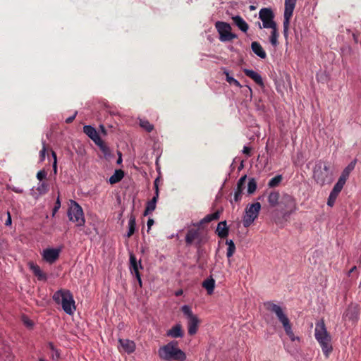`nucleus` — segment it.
I'll use <instances>...</instances> for the list:
<instances>
[{"mask_svg":"<svg viewBox=\"0 0 361 361\" xmlns=\"http://www.w3.org/2000/svg\"><path fill=\"white\" fill-rule=\"evenodd\" d=\"M12 224L11 216L9 212H7V219L5 221L6 226H11Z\"/></svg>","mask_w":361,"mask_h":361,"instance_id":"55","label":"nucleus"},{"mask_svg":"<svg viewBox=\"0 0 361 361\" xmlns=\"http://www.w3.org/2000/svg\"><path fill=\"white\" fill-rule=\"evenodd\" d=\"M158 181L159 178H156L154 180V188L156 190L155 196L147 203V206L144 212V215L147 216L152 212H153L156 208V203L159 197V188H158Z\"/></svg>","mask_w":361,"mask_h":361,"instance_id":"16","label":"nucleus"},{"mask_svg":"<svg viewBox=\"0 0 361 361\" xmlns=\"http://www.w3.org/2000/svg\"><path fill=\"white\" fill-rule=\"evenodd\" d=\"M49 346H50V348L53 350V351H55L56 350L54 346V345L52 343H49Z\"/></svg>","mask_w":361,"mask_h":361,"instance_id":"64","label":"nucleus"},{"mask_svg":"<svg viewBox=\"0 0 361 361\" xmlns=\"http://www.w3.org/2000/svg\"><path fill=\"white\" fill-rule=\"evenodd\" d=\"M195 243L196 247H200L202 243V238L199 228H189L185 236V243L187 245H191Z\"/></svg>","mask_w":361,"mask_h":361,"instance_id":"12","label":"nucleus"},{"mask_svg":"<svg viewBox=\"0 0 361 361\" xmlns=\"http://www.w3.org/2000/svg\"><path fill=\"white\" fill-rule=\"evenodd\" d=\"M47 173L44 170H41L37 172V178L42 181V180L45 179L47 178Z\"/></svg>","mask_w":361,"mask_h":361,"instance_id":"49","label":"nucleus"},{"mask_svg":"<svg viewBox=\"0 0 361 361\" xmlns=\"http://www.w3.org/2000/svg\"><path fill=\"white\" fill-rule=\"evenodd\" d=\"M293 13H292L284 12V14H283L284 20H283V30L289 29L290 20L293 16Z\"/></svg>","mask_w":361,"mask_h":361,"instance_id":"40","label":"nucleus"},{"mask_svg":"<svg viewBox=\"0 0 361 361\" xmlns=\"http://www.w3.org/2000/svg\"><path fill=\"white\" fill-rule=\"evenodd\" d=\"M247 176H242L237 183V188L234 193V200L238 202L241 200L243 191L245 189Z\"/></svg>","mask_w":361,"mask_h":361,"instance_id":"18","label":"nucleus"},{"mask_svg":"<svg viewBox=\"0 0 361 361\" xmlns=\"http://www.w3.org/2000/svg\"><path fill=\"white\" fill-rule=\"evenodd\" d=\"M124 173L122 170H116L114 173L109 178V183L111 184H115L118 183L123 177Z\"/></svg>","mask_w":361,"mask_h":361,"instance_id":"30","label":"nucleus"},{"mask_svg":"<svg viewBox=\"0 0 361 361\" xmlns=\"http://www.w3.org/2000/svg\"><path fill=\"white\" fill-rule=\"evenodd\" d=\"M265 308L276 314L279 320L282 323L283 326L290 322L288 317L283 313L281 307L278 305L274 304L271 301H268L264 303Z\"/></svg>","mask_w":361,"mask_h":361,"instance_id":"10","label":"nucleus"},{"mask_svg":"<svg viewBox=\"0 0 361 361\" xmlns=\"http://www.w3.org/2000/svg\"><path fill=\"white\" fill-rule=\"evenodd\" d=\"M53 300L57 304H61L63 311L68 314H73L75 310L73 295L68 290L61 289L54 293Z\"/></svg>","mask_w":361,"mask_h":361,"instance_id":"2","label":"nucleus"},{"mask_svg":"<svg viewBox=\"0 0 361 361\" xmlns=\"http://www.w3.org/2000/svg\"><path fill=\"white\" fill-rule=\"evenodd\" d=\"M76 114H77V112H75V113L74 114V115H73V116H70V117L67 118L66 119V123H72V122L74 121V119H75V116H76Z\"/></svg>","mask_w":361,"mask_h":361,"instance_id":"58","label":"nucleus"},{"mask_svg":"<svg viewBox=\"0 0 361 361\" xmlns=\"http://www.w3.org/2000/svg\"><path fill=\"white\" fill-rule=\"evenodd\" d=\"M138 264L140 265V261H139V262L137 261V282L141 286H142V281H141V279H140V274H139V272L137 271V269H138Z\"/></svg>","mask_w":361,"mask_h":361,"instance_id":"56","label":"nucleus"},{"mask_svg":"<svg viewBox=\"0 0 361 361\" xmlns=\"http://www.w3.org/2000/svg\"><path fill=\"white\" fill-rule=\"evenodd\" d=\"M260 209L261 204L259 202L253 203L249 207L246 208L245 214L243 221L245 227H249L252 224L255 219L258 216Z\"/></svg>","mask_w":361,"mask_h":361,"instance_id":"8","label":"nucleus"},{"mask_svg":"<svg viewBox=\"0 0 361 361\" xmlns=\"http://www.w3.org/2000/svg\"><path fill=\"white\" fill-rule=\"evenodd\" d=\"M360 309L357 305L351 304L343 314L345 319L355 322L360 317Z\"/></svg>","mask_w":361,"mask_h":361,"instance_id":"13","label":"nucleus"},{"mask_svg":"<svg viewBox=\"0 0 361 361\" xmlns=\"http://www.w3.org/2000/svg\"><path fill=\"white\" fill-rule=\"evenodd\" d=\"M316 340L320 345L324 355L326 358H328L333 350V347L331 344V336H329L324 338H319Z\"/></svg>","mask_w":361,"mask_h":361,"instance_id":"14","label":"nucleus"},{"mask_svg":"<svg viewBox=\"0 0 361 361\" xmlns=\"http://www.w3.org/2000/svg\"><path fill=\"white\" fill-rule=\"evenodd\" d=\"M232 20L235 25L244 32H246L249 28L247 23L240 16H235L232 17Z\"/></svg>","mask_w":361,"mask_h":361,"instance_id":"26","label":"nucleus"},{"mask_svg":"<svg viewBox=\"0 0 361 361\" xmlns=\"http://www.w3.org/2000/svg\"><path fill=\"white\" fill-rule=\"evenodd\" d=\"M37 190L41 195L46 194L49 191V184L46 182L39 183Z\"/></svg>","mask_w":361,"mask_h":361,"instance_id":"41","label":"nucleus"},{"mask_svg":"<svg viewBox=\"0 0 361 361\" xmlns=\"http://www.w3.org/2000/svg\"><path fill=\"white\" fill-rule=\"evenodd\" d=\"M99 148L100 149L104 152H106L108 151V147L104 144V141L100 138V142H94Z\"/></svg>","mask_w":361,"mask_h":361,"instance_id":"48","label":"nucleus"},{"mask_svg":"<svg viewBox=\"0 0 361 361\" xmlns=\"http://www.w3.org/2000/svg\"><path fill=\"white\" fill-rule=\"evenodd\" d=\"M243 154H246L247 157H250L251 156V148L249 147L245 146L243 147Z\"/></svg>","mask_w":361,"mask_h":361,"instance_id":"54","label":"nucleus"},{"mask_svg":"<svg viewBox=\"0 0 361 361\" xmlns=\"http://www.w3.org/2000/svg\"><path fill=\"white\" fill-rule=\"evenodd\" d=\"M215 28L219 34V39L221 42H229L238 37L237 35L231 32L232 28L230 24L226 22H216Z\"/></svg>","mask_w":361,"mask_h":361,"instance_id":"7","label":"nucleus"},{"mask_svg":"<svg viewBox=\"0 0 361 361\" xmlns=\"http://www.w3.org/2000/svg\"><path fill=\"white\" fill-rule=\"evenodd\" d=\"M183 290H178L175 293V295H176V296H180L181 295H183Z\"/></svg>","mask_w":361,"mask_h":361,"instance_id":"61","label":"nucleus"},{"mask_svg":"<svg viewBox=\"0 0 361 361\" xmlns=\"http://www.w3.org/2000/svg\"><path fill=\"white\" fill-rule=\"evenodd\" d=\"M154 224V220L152 219H149L148 221H147V226L149 228H150V227L153 225Z\"/></svg>","mask_w":361,"mask_h":361,"instance_id":"59","label":"nucleus"},{"mask_svg":"<svg viewBox=\"0 0 361 361\" xmlns=\"http://www.w3.org/2000/svg\"><path fill=\"white\" fill-rule=\"evenodd\" d=\"M8 189L11 190L12 191H13L16 193L22 194L23 192V189H21L20 188L15 187L13 185H8Z\"/></svg>","mask_w":361,"mask_h":361,"instance_id":"53","label":"nucleus"},{"mask_svg":"<svg viewBox=\"0 0 361 361\" xmlns=\"http://www.w3.org/2000/svg\"><path fill=\"white\" fill-rule=\"evenodd\" d=\"M130 254V270L133 275L135 274V256L133 250H129Z\"/></svg>","mask_w":361,"mask_h":361,"instance_id":"37","label":"nucleus"},{"mask_svg":"<svg viewBox=\"0 0 361 361\" xmlns=\"http://www.w3.org/2000/svg\"><path fill=\"white\" fill-rule=\"evenodd\" d=\"M356 163H357V160L354 159L344 169L345 171L351 173V171L354 170Z\"/></svg>","mask_w":361,"mask_h":361,"instance_id":"50","label":"nucleus"},{"mask_svg":"<svg viewBox=\"0 0 361 361\" xmlns=\"http://www.w3.org/2000/svg\"><path fill=\"white\" fill-rule=\"evenodd\" d=\"M140 126L145 131L150 133L154 130V125L150 123L147 120L141 118L139 122Z\"/></svg>","mask_w":361,"mask_h":361,"instance_id":"31","label":"nucleus"},{"mask_svg":"<svg viewBox=\"0 0 361 361\" xmlns=\"http://www.w3.org/2000/svg\"><path fill=\"white\" fill-rule=\"evenodd\" d=\"M135 216L133 214H132L130 216V221H129V231L127 234V237L129 238L132 235H133V233H135Z\"/></svg>","mask_w":361,"mask_h":361,"instance_id":"36","label":"nucleus"},{"mask_svg":"<svg viewBox=\"0 0 361 361\" xmlns=\"http://www.w3.org/2000/svg\"><path fill=\"white\" fill-rule=\"evenodd\" d=\"M281 197L280 193L278 191H271L267 197V201L270 207H275L279 205Z\"/></svg>","mask_w":361,"mask_h":361,"instance_id":"23","label":"nucleus"},{"mask_svg":"<svg viewBox=\"0 0 361 361\" xmlns=\"http://www.w3.org/2000/svg\"><path fill=\"white\" fill-rule=\"evenodd\" d=\"M271 32L269 37L270 43L274 46L276 47L279 44L278 42V37L279 36L278 30H277V26H276L274 28H271Z\"/></svg>","mask_w":361,"mask_h":361,"instance_id":"33","label":"nucleus"},{"mask_svg":"<svg viewBox=\"0 0 361 361\" xmlns=\"http://www.w3.org/2000/svg\"><path fill=\"white\" fill-rule=\"evenodd\" d=\"M119 343L121 348L120 350H123L127 353H131L135 350V344L133 341L128 339H119Z\"/></svg>","mask_w":361,"mask_h":361,"instance_id":"20","label":"nucleus"},{"mask_svg":"<svg viewBox=\"0 0 361 361\" xmlns=\"http://www.w3.org/2000/svg\"><path fill=\"white\" fill-rule=\"evenodd\" d=\"M166 336L174 338H182L184 336L182 326L180 324H176L167 331Z\"/></svg>","mask_w":361,"mask_h":361,"instance_id":"21","label":"nucleus"},{"mask_svg":"<svg viewBox=\"0 0 361 361\" xmlns=\"http://www.w3.org/2000/svg\"><path fill=\"white\" fill-rule=\"evenodd\" d=\"M216 233L221 238H224L228 235V228L226 226V221H221L218 224Z\"/></svg>","mask_w":361,"mask_h":361,"instance_id":"27","label":"nucleus"},{"mask_svg":"<svg viewBox=\"0 0 361 361\" xmlns=\"http://www.w3.org/2000/svg\"><path fill=\"white\" fill-rule=\"evenodd\" d=\"M265 308L276 314L279 320L282 323L283 326L290 322L288 317L283 313L281 307L278 305L274 304L271 301H268L264 303Z\"/></svg>","mask_w":361,"mask_h":361,"instance_id":"11","label":"nucleus"},{"mask_svg":"<svg viewBox=\"0 0 361 361\" xmlns=\"http://www.w3.org/2000/svg\"><path fill=\"white\" fill-rule=\"evenodd\" d=\"M45 157H46V145H45V143L43 142L42 149L39 152L40 161H44L45 159Z\"/></svg>","mask_w":361,"mask_h":361,"instance_id":"51","label":"nucleus"},{"mask_svg":"<svg viewBox=\"0 0 361 361\" xmlns=\"http://www.w3.org/2000/svg\"><path fill=\"white\" fill-rule=\"evenodd\" d=\"M60 249L47 248L43 251V259L49 264L54 263L59 257Z\"/></svg>","mask_w":361,"mask_h":361,"instance_id":"15","label":"nucleus"},{"mask_svg":"<svg viewBox=\"0 0 361 361\" xmlns=\"http://www.w3.org/2000/svg\"><path fill=\"white\" fill-rule=\"evenodd\" d=\"M282 180H283L282 175H277L275 177H274V178H272L271 179L269 180V181L268 183V186L269 188L277 187V186L279 185V184L281 183Z\"/></svg>","mask_w":361,"mask_h":361,"instance_id":"35","label":"nucleus"},{"mask_svg":"<svg viewBox=\"0 0 361 361\" xmlns=\"http://www.w3.org/2000/svg\"><path fill=\"white\" fill-rule=\"evenodd\" d=\"M181 311L188 319V331L191 336L195 334L198 329L200 320L198 317L193 314L191 308L188 305H183Z\"/></svg>","mask_w":361,"mask_h":361,"instance_id":"6","label":"nucleus"},{"mask_svg":"<svg viewBox=\"0 0 361 361\" xmlns=\"http://www.w3.org/2000/svg\"><path fill=\"white\" fill-rule=\"evenodd\" d=\"M99 128H100V130H101L102 133L104 135H106V129H105V128H104V126L103 125H100V126H99Z\"/></svg>","mask_w":361,"mask_h":361,"instance_id":"60","label":"nucleus"},{"mask_svg":"<svg viewBox=\"0 0 361 361\" xmlns=\"http://www.w3.org/2000/svg\"><path fill=\"white\" fill-rule=\"evenodd\" d=\"M331 336L327 331L324 320L319 321L316 323L314 329V336L316 339Z\"/></svg>","mask_w":361,"mask_h":361,"instance_id":"17","label":"nucleus"},{"mask_svg":"<svg viewBox=\"0 0 361 361\" xmlns=\"http://www.w3.org/2000/svg\"><path fill=\"white\" fill-rule=\"evenodd\" d=\"M83 132L90 138L94 142H100V136L94 128L91 126H85L83 127Z\"/></svg>","mask_w":361,"mask_h":361,"instance_id":"22","label":"nucleus"},{"mask_svg":"<svg viewBox=\"0 0 361 361\" xmlns=\"http://www.w3.org/2000/svg\"><path fill=\"white\" fill-rule=\"evenodd\" d=\"M202 287L207 290L209 295H211L214 292L215 281L212 278H209L203 281Z\"/></svg>","mask_w":361,"mask_h":361,"instance_id":"29","label":"nucleus"},{"mask_svg":"<svg viewBox=\"0 0 361 361\" xmlns=\"http://www.w3.org/2000/svg\"><path fill=\"white\" fill-rule=\"evenodd\" d=\"M59 357H60L59 352L58 350H55L54 353L52 354V355H51L52 360L56 361V360H58L59 359Z\"/></svg>","mask_w":361,"mask_h":361,"instance_id":"57","label":"nucleus"},{"mask_svg":"<svg viewBox=\"0 0 361 361\" xmlns=\"http://www.w3.org/2000/svg\"><path fill=\"white\" fill-rule=\"evenodd\" d=\"M350 172L345 171L343 169V171L341 173V175L340 176L338 180H341L342 182L345 183L346 182L347 179L350 176Z\"/></svg>","mask_w":361,"mask_h":361,"instance_id":"45","label":"nucleus"},{"mask_svg":"<svg viewBox=\"0 0 361 361\" xmlns=\"http://www.w3.org/2000/svg\"><path fill=\"white\" fill-rule=\"evenodd\" d=\"M23 324L29 329H32L34 325L33 322L25 316L23 317Z\"/></svg>","mask_w":361,"mask_h":361,"instance_id":"47","label":"nucleus"},{"mask_svg":"<svg viewBox=\"0 0 361 361\" xmlns=\"http://www.w3.org/2000/svg\"><path fill=\"white\" fill-rule=\"evenodd\" d=\"M60 207H61V202H60L59 197H58V198L55 202V205L53 208V215H54L58 212V210L60 209Z\"/></svg>","mask_w":361,"mask_h":361,"instance_id":"52","label":"nucleus"},{"mask_svg":"<svg viewBox=\"0 0 361 361\" xmlns=\"http://www.w3.org/2000/svg\"><path fill=\"white\" fill-rule=\"evenodd\" d=\"M51 155L54 158V162H53V171L54 174L57 173V157L56 154L54 151H51Z\"/></svg>","mask_w":361,"mask_h":361,"instance_id":"46","label":"nucleus"},{"mask_svg":"<svg viewBox=\"0 0 361 361\" xmlns=\"http://www.w3.org/2000/svg\"><path fill=\"white\" fill-rule=\"evenodd\" d=\"M283 326L284 328L286 334L288 335V336L290 338L292 341H294L295 339H298V338H296L295 336L290 322Z\"/></svg>","mask_w":361,"mask_h":361,"instance_id":"38","label":"nucleus"},{"mask_svg":"<svg viewBox=\"0 0 361 361\" xmlns=\"http://www.w3.org/2000/svg\"><path fill=\"white\" fill-rule=\"evenodd\" d=\"M344 185H345V183L342 182L340 180H338L337 183L334 185L331 192H333L337 195H339V193L342 190Z\"/></svg>","mask_w":361,"mask_h":361,"instance_id":"43","label":"nucleus"},{"mask_svg":"<svg viewBox=\"0 0 361 361\" xmlns=\"http://www.w3.org/2000/svg\"><path fill=\"white\" fill-rule=\"evenodd\" d=\"M159 357L165 361H184L186 359L185 353L178 348L176 341H172L159 348L158 350Z\"/></svg>","mask_w":361,"mask_h":361,"instance_id":"1","label":"nucleus"},{"mask_svg":"<svg viewBox=\"0 0 361 361\" xmlns=\"http://www.w3.org/2000/svg\"><path fill=\"white\" fill-rule=\"evenodd\" d=\"M283 32L285 39H287L288 35V30H283Z\"/></svg>","mask_w":361,"mask_h":361,"instance_id":"62","label":"nucleus"},{"mask_svg":"<svg viewBox=\"0 0 361 361\" xmlns=\"http://www.w3.org/2000/svg\"><path fill=\"white\" fill-rule=\"evenodd\" d=\"M29 267L39 281H47V275L41 270L40 267L37 264H35L33 262H30Z\"/></svg>","mask_w":361,"mask_h":361,"instance_id":"19","label":"nucleus"},{"mask_svg":"<svg viewBox=\"0 0 361 361\" xmlns=\"http://www.w3.org/2000/svg\"><path fill=\"white\" fill-rule=\"evenodd\" d=\"M279 205L283 218L286 220L298 209L295 198L287 193L282 195Z\"/></svg>","mask_w":361,"mask_h":361,"instance_id":"3","label":"nucleus"},{"mask_svg":"<svg viewBox=\"0 0 361 361\" xmlns=\"http://www.w3.org/2000/svg\"><path fill=\"white\" fill-rule=\"evenodd\" d=\"M251 49L252 51L261 59H265L267 57L265 51L258 42H252Z\"/></svg>","mask_w":361,"mask_h":361,"instance_id":"25","label":"nucleus"},{"mask_svg":"<svg viewBox=\"0 0 361 361\" xmlns=\"http://www.w3.org/2000/svg\"><path fill=\"white\" fill-rule=\"evenodd\" d=\"M313 178L317 184L324 185L326 183L331 181V173H330V167L329 165L322 164L319 162L316 164L314 172Z\"/></svg>","mask_w":361,"mask_h":361,"instance_id":"4","label":"nucleus"},{"mask_svg":"<svg viewBox=\"0 0 361 361\" xmlns=\"http://www.w3.org/2000/svg\"><path fill=\"white\" fill-rule=\"evenodd\" d=\"M243 72L246 76L252 79L257 85L260 86L264 85L263 80L261 75L257 72L250 69H244Z\"/></svg>","mask_w":361,"mask_h":361,"instance_id":"24","label":"nucleus"},{"mask_svg":"<svg viewBox=\"0 0 361 361\" xmlns=\"http://www.w3.org/2000/svg\"><path fill=\"white\" fill-rule=\"evenodd\" d=\"M226 243L228 245L226 257L229 259L234 255L236 248L235 243L232 240H226Z\"/></svg>","mask_w":361,"mask_h":361,"instance_id":"32","label":"nucleus"},{"mask_svg":"<svg viewBox=\"0 0 361 361\" xmlns=\"http://www.w3.org/2000/svg\"><path fill=\"white\" fill-rule=\"evenodd\" d=\"M296 2H297V0H285L284 12H288V13H293V11L295 9Z\"/></svg>","mask_w":361,"mask_h":361,"instance_id":"34","label":"nucleus"},{"mask_svg":"<svg viewBox=\"0 0 361 361\" xmlns=\"http://www.w3.org/2000/svg\"><path fill=\"white\" fill-rule=\"evenodd\" d=\"M257 189V183L254 178H251L249 180L247 184V192L249 194H252Z\"/></svg>","mask_w":361,"mask_h":361,"instance_id":"42","label":"nucleus"},{"mask_svg":"<svg viewBox=\"0 0 361 361\" xmlns=\"http://www.w3.org/2000/svg\"><path fill=\"white\" fill-rule=\"evenodd\" d=\"M68 216L70 221L77 223L78 226H83L85 222L82 207L74 200H71Z\"/></svg>","mask_w":361,"mask_h":361,"instance_id":"5","label":"nucleus"},{"mask_svg":"<svg viewBox=\"0 0 361 361\" xmlns=\"http://www.w3.org/2000/svg\"><path fill=\"white\" fill-rule=\"evenodd\" d=\"M338 196V195L331 191L330 195L328 197L327 205L329 207H333Z\"/></svg>","mask_w":361,"mask_h":361,"instance_id":"44","label":"nucleus"},{"mask_svg":"<svg viewBox=\"0 0 361 361\" xmlns=\"http://www.w3.org/2000/svg\"><path fill=\"white\" fill-rule=\"evenodd\" d=\"M355 269H356V267H355V266H354L353 267H352V268L350 269V271H349V272H348V274L350 275V274H352V273H353Z\"/></svg>","mask_w":361,"mask_h":361,"instance_id":"63","label":"nucleus"},{"mask_svg":"<svg viewBox=\"0 0 361 361\" xmlns=\"http://www.w3.org/2000/svg\"><path fill=\"white\" fill-rule=\"evenodd\" d=\"M259 18L262 22L264 28H274L276 23L274 22V13L270 8H263L259 12Z\"/></svg>","mask_w":361,"mask_h":361,"instance_id":"9","label":"nucleus"},{"mask_svg":"<svg viewBox=\"0 0 361 361\" xmlns=\"http://www.w3.org/2000/svg\"><path fill=\"white\" fill-rule=\"evenodd\" d=\"M224 74L226 75V80L230 84V85H234L235 86L238 87H241V85L240 84V82L235 80V78H233V77H231L230 75H229V73L227 71H225L224 72Z\"/></svg>","mask_w":361,"mask_h":361,"instance_id":"39","label":"nucleus"},{"mask_svg":"<svg viewBox=\"0 0 361 361\" xmlns=\"http://www.w3.org/2000/svg\"><path fill=\"white\" fill-rule=\"evenodd\" d=\"M221 211H216L213 214L205 216L197 224L201 226L204 224L209 223L213 220H218L220 217Z\"/></svg>","mask_w":361,"mask_h":361,"instance_id":"28","label":"nucleus"}]
</instances>
